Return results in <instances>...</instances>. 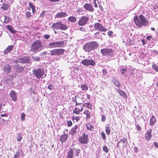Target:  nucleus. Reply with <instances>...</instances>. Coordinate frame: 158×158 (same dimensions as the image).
Returning a JSON list of instances; mask_svg holds the SVG:
<instances>
[{
    "mask_svg": "<svg viewBox=\"0 0 158 158\" xmlns=\"http://www.w3.org/2000/svg\"><path fill=\"white\" fill-rule=\"evenodd\" d=\"M3 69L5 73H8L11 70V67L8 64H6L4 66Z\"/></svg>",
    "mask_w": 158,
    "mask_h": 158,
    "instance_id": "22",
    "label": "nucleus"
},
{
    "mask_svg": "<svg viewBox=\"0 0 158 158\" xmlns=\"http://www.w3.org/2000/svg\"><path fill=\"white\" fill-rule=\"evenodd\" d=\"M13 47L14 46L12 45L8 46L4 51V54L5 55L10 52L12 50Z\"/></svg>",
    "mask_w": 158,
    "mask_h": 158,
    "instance_id": "19",
    "label": "nucleus"
},
{
    "mask_svg": "<svg viewBox=\"0 0 158 158\" xmlns=\"http://www.w3.org/2000/svg\"><path fill=\"white\" fill-rule=\"evenodd\" d=\"M113 34V32L112 31H109L108 32V35L110 37H111Z\"/></svg>",
    "mask_w": 158,
    "mask_h": 158,
    "instance_id": "54",
    "label": "nucleus"
},
{
    "mask_svg": "<svg viewBox=\"0 0 158 158\" xmlns=\"http://www.w3.org/2000/svg\"><path fill=\"white\" fill-rule=\"evenodd\" d=\"M117 91L122 97H123L124 98H126L127 95L123 91L121 90L120 89H118Z\"/></svg>",
    "mask_w": 158,
    "mask_h": 158,
    "instance_id": "28",
    "label": "nucleus"
},
{
    "mask_svg": "<svg viewBox=\"0 0 158 158\" xmlns=\"http://www.w3.org/2000/svg\"><path fill=\"white\" fill-rule=\"evenodd\" d=\"M68 14L66 12H60L57 13L55 17L57 18H64Z\"/></svg>",
    "mask_w": 158,
    "mask_h": 158,
    "instance_id": "17",
    "label": "nucleus"
},
{
    "mask_svg": "<svg viewBox=\"0 0 158 158\" xmlns=\"http://www.w3.org/2000/svg\"><path fill=\"white\" fill-rule=\"evenodd\" d=\"M134 19L135 24L139 27L148 26L149 24V21L147 19L142 15H139V18L137 16H135Z\"/></svg>",
    "mask_w": 158,
    "mask_h": 158,
    "instance_id": "1",
    "label": "nucleus"
},
{
    "mask_svg": "<svg viewBox=\"0 0 158 158\" xmlns=\"http://www.w3.org/2000/svg\"><path fill=\"white\" fill-rule=\"evenodd\" d=\"M100 52L103 56H109L110 57L114 56L113 51L111 48L102 49H101Z\"/></svg>",
    "mask_w": 158,
    "mask_h": 158,
    "instance_id": "7",
    "label": "nucleus"
},
{
    "mask_svg": "<svg viewBox=\"0 0 158 158\" xmlns=\"http://www.w3.org/2000/svg\"><path fill=\"white\" fill-rule=\"evenodd\" d=\"M8 7L9 5L7 4L3 3L1 8L4 10H6L8 9Z\"/></svg>",
    "mask_w": 158,
    "mask_h": 158,
    "instance_id": "33",
    "label": "nucleus"
},
{
    "mask_svg": "<svg viewBox=\"0 0 158 158\" xmlns=\"http://www.w3.org/2000/svg\"><path fill=\"white\" fill-rule=\"evenodd\" d=\"M96 0H94L93 1V2L94 3V6L95 7H98V5L96 3Z\"/></svg>",
    "mask_w": 158,
    "mask_h": 158,
    "instance_id": "58",
    "label": "nucleus"
},
{
    "mask_svg": "<svg viewBox=\"0 0 158 158\" xmlns=\"http://www.w3.org/2000/svg\"><path fill=\"white\" fill-rule=\"evenodd\" d=\"M68 20L71 22L74 23L76 21L77 19L73 16H70L68 18Z\"/></svg>",
    "mask_w": 158,
    "mask_h": 158,
    "instance_id": "31",
    "label": "nucleus"
},
{
    "mask_svg": "<svg viewBox=\"0 0 158 158\" xmlns=\"http://www.w3.org/2000/svg\"><path fill=\"white\" fill-rule=\"evenodd\" d=\"M78 126L77 125H75L74 127H73L70 131L69 132V133L72 135H75L76 134L77 130V129Z\"/></svg>",
    "mask_w": 158,
    "mask_h": 158,
    "instance_id": "21",
    "label": "nucleus"
},
{
    "mask_svg": "<svg viewBox=\"0 0 158 158\" xmlns=\"http://www.w3.org/2000/svg\"><path fill=\"white\" fill-rule=\"evenodd\" d=\"M102 76L103 77L106 76L107 74L108 73L107 70L105 69H104L102 70Z\"/></svg>",
    "mask_w": 158,
    "mask_h": 158,
    "instance_id": "41",
    "label": "nucleus"
},
{
    "mask_svg": "<svg viewBox=\"0 0 158 158\" xmlns=\"http://www.w3.org/2000/svg\"><path fill=\"white\" fill-rule=\"evenodd\" d=\"M81 88H82V90H87L88 89V87L85 84H81Z\"/></svg>",
    "mask_w": 158,
    "mask_h": 158,
    "instance_id": "36",
    "label": "nucleus"
},
{
    "mask_svg": "<svg viewBox=\"0 0 158 158\" xmlns=\"http://www.w3.org/2000/svg\"><path fill=\"white\" fill-rule=\"evenodd\" d=\"M29 6L31 8L32 11L34 13L35 11V7L31 2H30L28 4Z\"/></svg>",
    "mask_w": 158,
    "mask_h": 158,
    "instance_id": "35",
    "label": "nucleus"
},
{
    "mask_svg": "<svg viewBox=\"0 0 158 158\" xmlns=\"http://www.w3.org/2000/svg\"><path fill=\"white\" fill-rule=\"evenodd\" d=\"M65 50L63 48H55L50 51V55L59 56L62 55L64 53Z\"/></svg>",
    "mask_w": 158,
    "mask_h": 158,
    "instance_id": "8",
    "label": "nucleus"
},
{
    "mask_svg": "<svg viewBox=\"0 0 158 158\" xmlns=\"http://www.w3.org/2000/svg\"><path fill=\"white\" fill-rule=\"evenodd\" d=\"M89 18L85 16H82L78 22V24L80 26H84L85 25L89 20Z\"/></svg>",
    "mask_w": 158,
    "mask_h": 158,
    "instance_id": "12",
    "label": "nucleus"
},
{
    "mask_svg": "<svg viewBox=\"0 0 158 158\" xmlns=\"http://www.w3.org/2000/svg\"><path fill=\"white\" fill-rule=\"evenodd\" d=\"M88 135L85 133H83L82 135H81L78 138V141L81 144H85L88 142Z\"/></svg>",
    "mask_w": 158,
    "mask_h": 158,
    "instance_id": "10",
    "label": "nucleus"
},
{
    "mask_svg": "<svg viewBox=\"0 0 158 158\" xmlns=\"http://www.w3.org/2000/svg\"><path fill=\"white\" fill-rule=\"evenodd\" d=\"M152 129H149L145 134V138L147 140H150L152 137Z\"/></svg>",
    "mask_w": 158,
    "mask_h": 158,
    "instance_id": "15",
    "label": "nucleus"
},
{
    "mask_svg": "<svg viewBox=\"0 0 158 158\" xmlns=\"http://www.w3.org/2000/svg\"><path fill=\"white\" fill-rule=\"evenodd\" d=\"M105 131L107 135H109L110 133L111 129L110 125H106L105 126Z\"/></svg>",
    "mask_w": 158,
    "mask_h": 158,
    "instance_id": "25",
    "label": "nucleus"
},
{
    "mask_svg": "<svg viewBox=\"0 0 158 158\" xmlns=\"http://www.w3.org/2000/svg\"><path fill=\"white\" fill-rule=\"evenodd\" d=\"M156 119L154 115H152L150 119L149 124L152 126H153L156 123Z\"/></svg>",
    "mask_w": 158,
    "mask_h": 158,
    "instance_id": "23",
    "label": "nucleus"
},
{
    "mask_svg": "<svg viewBox=\"0 0 158 158\" xmlns=\"http://www.w3.org/2000/svg\"><path fill=\"white\" fill-rule=\"evenodd\" d=\"M25 114L24 113H23L21 114L20 118L22 121H23L25 120Z\"/></svg>",
    "mask_w": 158,
    "mask_h": 158,
    "instance_id": "45",
    "label": "nucleus"
},
{
    "mask_svg": "<svg viewBox=\"0 0 158 158\" xmlns=\"http://www.w3.org/2000/svg\"><path fill=\"white\" fill-rule=\"evenodd\" d=\"M113 82L116 86L118 87H119L121 85L119 81L116 78L113 79Z\"/></svg>",
    "mask_w": 158,
    "mask_h": 158,
    "instance_id": "26",
    "label": "nucleus"
},
{
    "mask_svg": "<svg viewBox=\"0 0 158 158\" xmlns=\"http://www.w3.org/2000/svg\"><path fill=\"white\" fill-rule=\"evenodd\" d=\"M67 124L68 127H71L73 124L72 122L70 121H68L67 122Z\"/></svg>",
    "mask_w": 158,
    "mask_h": 158,
    "instance_id": "51",
    "label": "nucleus"
},
{
    "mask_svg": "<svg viewBox=\"0 0 158 158\" xmlns=\"http://www.w3.org/2000/svg\"><path fill=\"white\" fill-rule=\"evenodd\" d=\"M43 37L45 39H48L50 37V35L48 34H45L43 36Z\"/></svg>",
    "mask_w": 158,
    "mask_h": 158,
    "instance_id": "48",
    "label": "nucleus"
},
{
    "mask_svg": "<svg viewBox=\"0 0 158 158\" xmlns=\"http://www.w3.org/2000/svg\"><path fill=\"white\" fill-rule=\"evenodd\" d=\"M106 119V116L104 115H102V116L101 121L102 122H104L105 121Z\"/></svg>",
    "mask_w": 158,
    "mask_h": 158,
    "instance_id": "55",
    "label": "nucleus"
},
{
    "mask_svg": "<svg viewBox=\"0 0 158 158\" xmlns=\"http://www.w3.org/2000/svg\"><path fill=\"white\" fill-rule=\"evenodd\" d=\"M45 11H43L40 14V16L41 17H43L44 16V15L45 14Z\"/></svg>",
    "mask_w": 158,
    "mask_h": 158,
    "instance_id": "59",
    "label": "nucleus"
},
{
    "mask_svg": "<svg viewBox=\"0 0 158 158\" xmlns=\"http://www.w3.org/2000/svg\"><path fill=\"white\" fill-rule=\"evenodd\" d=\"M80 30L82 31H84V32L85 31V29L84 27H81L80 28Z\"/></svg>",
    "mask_w": 158,
    "mask_h": 158,
    "instance_id": "60",
    "label": "nucleus"
},
{
    "mask_svg": "<svg viewBox=\"0 0 158 158\" xmlns=\"http://www.w3.org/2000/svg\"><path fill=\"white\" fill-rule=\"evenodd\" d=\"M10 96L12 101L16 102L18 100V97L16 93L14 90H11L10 93Z\"/></svg>",
    "mask_w": 158,
    "mask_h": 158,
    "instance_id": "14",
    "label": "nucleus"
},
{
    "mask_svg": "<svg viewBox=\"0 0 158 158\" xmlns=\"http://www.w3.org/2000/svg\"><path fill=\"white\" fill-rule=\"evenodd\" d=\"M152 67L155 70L158 72V65L156 64H153L152 65Z\"/></svg>",
    "mask_w": 158,
    "mask_h": 158,
    "instance_id": "40",
    "label": "nucleus"
},
{
    "mask_svg": "<svg viewBox=\"0 0 158 158\" xmlns=\"http://www.w3.org/2000/svg\"><path fill=\"white\" fill-rule=\"evenodd\" d=\"M103 150L107 153L109 152V149L106 146H104L103 147Z\"/></svg>",
    "mask_w": 158,
    "mask_h": 158,
    "instance_id": "44",
    "label": "nucleus"
},
{
    "mask_svg": "<svg viewBox=\"0 0 158 158\" xmlns=\"http://www.w3.org/2000/svg\"><path fill=\"white\" fill-rule=\"evenodd\" d=\"M86 107L89 109L92 107V105L89 102L86 103Z\"/></svg>",
    "mask_w": 158,
    "mask_h": 158,
    "instance_id": "49",
    "label": "nucleus"
},
{
    "mask_svg": "<svg viewBox=\"0 0 158 158\" xmlns=\"http://www.w3.org/2000/svg\"><path fill=\"white\" fill-rule=\"evenodd\" d=\"M83 110V108L81 107V109L78 108L76 107L73 111V112L77 114H79V112Z\"/></svg>",
    "mask_w": 158,
    "mask_h": 158,
    "instance_id": "27",
    "label": "nucleus"
},
{
    "mask_svg": "<svg viewBox=\"0 0 158 158\" xmlns=\"http://www.w3.org/2000/svg\"><path fill=\"white\" fill-rule=\"evenodd\" d=\"M32 59L33 61H40V58L39 56H32Z\"/></svg>",
    "mask_w": 158,
    "mask_h": 158,
    "instance_id": "39",
    "label": "nucleus"
},
{
    "mask_svg": "<svg viewBox=\"0 0 158 158\" xmlns=\"http://www.w3.org/2000/svg\"><path fill=\"white\" fill-rule=\"evenodd\" d=\"M24 155L21 149H19L14 154L13 158H20L21 156Z\"/></svg>",
    "mask_w": 158,
    "mask_h": 158,
    "instance_id": "16",
    "label": "nucleus"
},
{
    "mask_svg": "<svg viewBox=\"0 0 158 158\" xmlns=\"http://www.w3.org/2000/svg\"><path fill=\"white\" fill-rule=\"evenodd\" d=\"M65 43L63 41H57L51 42L48 44V48H63L64 47Z\"/></svg>",
    "mask_w": 158,
    "mask_h": 158,
    "instance_id": "6",
    "label": "nucleus"
},
{
    "mask_svg": "<svg viewBox=\"0 0 158 158\" xmlns=\"http://www.w3.org/2000/svg\"><path fill=\"white\" fill-rule=\"evenodd\" d=\"M31 13L29 11H27L26 12V17L27 19L31 17Z\"/></svg>",
    "mask_w": 158,
    "mask_h": 158,
    "instance_id": "42",
    "label": "nucleus"
},
{
    "mask_svg": "<svg viewBox=\"0 0 158 158\" xmlns=\"http://www.w3.org/2000/svg\"><path fill=\"white\" fill-rule=\"evenodd\" d=\"M84 114L86 115V118L87 119H89L90 118L89 112L88 110H85L83 112Z\"/></svg>",
    "mask_w": 158,
    "mask_h": 158,
    "instance_id": "32",
    "label": "nucleus"
},
{
    "mask_svg": "<svg viewBox=\"0 0 158 158\" xmlns=\"http://www.w3.org/2000/svg\"><path fill=\"white\" fill-rule=\"evenodd\" d=\"M136 127L137 129V130L138 131H140L141 130V127L139 126V125H136Z\"/></svg>",
    "mask_w": 158,
    "mask_h": 158,
    "instance_id": "61",
    "label": "nucleus"
},
{
    "mask_svg": "<svg viewBox=\"0 0 158 158\" xmlns=\"http://www.w3.org/2000/svg\"><path fill=\"white\" fill-rule=\"evenodd\" d=\"M32 73L37 79L43 78L45 77L46 75L44 74V71L43 68H39L34 69Z\"/></svg>",
    "mask_w": 158,
    "mask_h": 158,
    "instance_id": "5",
    "label": "nucleus"
},
{
    "mask_svg": "<svg viewBox=\"0 0 158 158\" xmlns=\"http://www.w3.org/2000/svg\"><path fill=\"white\" fill-rule=\"evenodd\" d=\"M77 99L79 100H80L81 101V102H77L76 103L75 105L76 106H78V105L81 104L82 103V102H83V101L82 100V99L80 98L79 97H77Z\"/></svg>",
    "mask_w": 158,
    "mask_h": 158,
    "instance_id": "46",
    "label": "nucleus"
},
{
    "mask_svg": "<svg viewBox=\"0 0 158 158\" xmlns=\"http://www.w3.org/2000/svg\"><path fill=\"white\" fill-rule=\"evenodd\" d=\"M78 97L77 96H75V98H73L72 100V101L73 102H77V97Z\"/></svg>",
    "mask_w": 158,
    "mask_h": 158,
    "instance_id": "57",
    "label": "nucleus"
},
{
    "mask_svg": "<svg viewBox=\"0 0 158 158\" xmlns=\"http://www.w3.org/2000/svg\"><path fill=\"white\" fill-rule=\"evenodd\" d=\"M86 127L88 130L91 131H92L94 128V126L89 123H88L86 124Z\"/></svg>",
    "mask_w": 158,
    "mask_h": 158,
    "instance_id": "30",
    "label": "nucleus"
},
{
    "mask_svg": "<svg viewBox=\"0 0 158 158\" xmlns=\"http://www.w3.org/2000/svg\"><path fill=\"white\" fill-rule=\"evenodd\" d=\"M54 87V86L51 84L49 85L48 87V88L50 90H52L53 89Z\"/></svg>",
    "mask_w": 158,
    "mask_h": 158,
    "instance_id": "50",
    "label": "nucleus"
},
{
    "mask_svg": "<svg viewBox=\"0 0 158 158\" xmlns=\"http://www.w3.org/2000/svg\"><path fill=\"white\" fill-rule=\"evenodd\" d=\"M80 118L79 116H73L72 117V119L73 121H76L77 122L80 119Z\"/></svg>",
    "mask_w": 158,
    "mask_h": 158,
    "instance_id": "43",
    "label": "nucleus"
},
{
    "mask_svg": "<svg viewBox=\"0 0 158 158\" xmlns=\"http://www.w3.org/2000/svg\"><path fill=\"white\" fill-rule=\"evenodd\" d=\"M9 31L12 33H14L15 32V30L13 29V28L10 25H8L7 27Z\"/></svg>",
    "mask_w": 158,
    "mask_h": 158,
    "instance_id": "38",
    "label": "nucleus"
},
{
    "mask_svg": "<svg viewBox=\"0 0 158 158\" xmlns=\"http://www.w3.org/2000/svg\"><path fill=\"white\" fill-rule=\"evenodd\" d=\"M152 54L156 55L158 54V52L156 50H154L152 51Z\"/></svg>",
    "mask_w": 158,
    "mask_h": 158,
    "instance_id": "53",
    "label": "nucleus"
},
{
    "mask_svg": "<svg viewBox=\"0 0 158 158\" xmlns=\"http://www.w3.org/2000/svg\"><path fill=\"white\" fill-rule=\"evenodd\" d=\"M84 8L86 10L91 12L94 11V9L93 5L89 3H86L84 5Z\"/></svg>",
    "mask_w": 158,
    "mask_h": 158,
    "instance_id": "13",
    "label": "nucleus"
},
{
    "mask_svg": "<svg viewBox=\"0 0 158 158\" xmlns=\"http://www.w3.org/2000/svg\"><path fill=\"white\" fill-rule=\"evenodd\" d=\"M75 156H79V154L81 152V150L79 149H75Z\"/></svg>",
    "mask_w": 158,
    "mask_h": 158,
    "instance_id": "37",
    "label": "nucleus"
},
{
    "mask_svg": "<svg viewBox=\"0 0 158 158\" xmlns=\"http://www.w3.org/2000/svg\"><path fill=\"white\" fill-rule=\"evenodd\" d=\"M98 46V44L96 42L91 41L89 42L84 44L83 48L85 52H90L96 49Z\"/></svg>",
    "mask_w": 158,
    "mask_h": 158,
    "instance_id": "3",
    "label": "nucleus"
},
{
    "mask_svg": "<svg viewBox=\"0 0 158 158\" xmlns=\"http://www.w3.org/2000/svg\"><path fill=\"white\" fill-rule=\"evenodd\" d=\"M64 21L67 22L66 20L63 19V20H61V21H60L56 23H54L52 25V27L53 28V29L55 28L57 30L60 29L61 30H66L69 27Z\"/></svg>",
    "mask_w": 158,
    "mask_h": 158,
    "instance_id": "4",
    "label": "nucleus"
},
{
    "mask_svg": "<svg viewBox=\"0 0 158 158\" xmlns=\"http://www.w3.org/2000/svg\"><path fill=\"white\" fill-rule=\"evenodd\" d=\"M154 144L156 148H158V143H157L155 142L154 143Z\"/></svg>",
    "mask_w": 158,
    "mask_h": 158,
    "instance_id": "63",
    "label": "nucleus"
},
{
    "mask_svg": "<svg viewBox=\"0 0 158 158\" xmlns=\"http://www.w3.org/2000/svg\"><path fill=\"white\" fill-rule=\"evenodd\" d=\"M73 153V149L71 148L67 153V158H73L74 156Z\"/></svg>",
    "mask_w": 158,
    "mask_h": 158,
    "instance_id": "24",
    "label": "nucleus"
},
{
    "mask_svg": "<svg viewBox=\"0 0 158 158\" xmlns=\"http://www.w3.org/2000/svg\"><path fill=\"white\" fill-rule=\"evenodd\" d=\"M127 70L126 69H120L121 73L122 74H123L125 73V72L127 71Z\"/></svg>",
    "mask_w": 158,
    "mask_h": 158,
    "instance_id": "52",
    "label": "nucleus"
},
{
    "mask_svg": "<svg viewBox=\"0 0 158 158\" xmlns=\"http://www.w3.org/2000/svg\"><path fill=\"white\" fill-rule=\"evenodd\" d=\"M68 135L64 134L61 135L60 138V141L61 143L65 142L68 138Z\"/></svg>",
    "mask_w": 158,
    "mask_h": 158,
    "instance_id": "20",
    "label": "nucleus"
},
{
    "mask_svg": "<svg viewBox=\"0 0 158 158\" xmlns=\"http://www.w3.org/2000/svg\"><path fill=\"white\" fill-rule=\"evenodd\" d=\"M44 47L42 46V43L40 40L35 41L31 46L30 52L34 53H37L44 49Z\"/></svg>",
    "mask_w": 158,
    "mask_h": 158,
    "instance_id": "2",
    "label": "nucleus"
},
{
    "mask_svg": "<svg viewBox=\"0 0 158 158\" xmlns=\"http://www.w3.org/2000/svg\"><path fill=\"white\" fill-rule=\"evenodd\" d=\"M68 132V129H65L63 131V133L64 134H65L67 133Z\"/></svg>",
    "mask_w": 158,
    "mask_h": 158,
    "instance_id": "64",
    "label": "nucleus"
},
{
    "mask_svg": "<svg viewBox=\"0 0 158 158\" xmlns=\"http://www.w3.org/2000/svg\"><path fill=\"white\" fill-rule=\"evenodd\" d=\"M120 143H122L123 145V146L124 147V146H126V144L127 143V140L123 138L122 139L120 140Z\"/></svg>",
    "mask_w": 158,
    "mask_h": 158,
    "instance_id": "34",
    "label": "nucleus"
},
{
    "mask_svg": "<svg viewBox=\"0 0 158 158\" xmlns=\"http://www.w3.org/2000/svg\"><path fill=\"white\" fill-rule=\"evenodd\" d=\"M102 137L103 140H105L106 139V135L104 132H102L101 133Z\"/></svg>",
    "mask_w": 158,
    "mask_h": 158,
    "instance_id": "47",
    "label": "nucleus"
},
{
    "mask_svg": "<svg viewBox=\"0 0 158 158\" xmlns=\"http://www.w3.org/2000/svg\"><path fill=\"white\" fill-rule=\"evenodd\" d=\"M47 54V52L46 51L40 54V56L45 55Z\"/></svg>",
    "mask_w": 158,
    "mask_h": 158,
    "instance_id": "62",
    "label": "nucleus"
},
{
    "mask_svg": "<svg viewBox=\"0 0 158 158\" xmlns=\"http://www.w3.org/2000/svg\"><path fill=\"white\" fill-rule=\"evenodd\" d=\"M22 139V137L21 136H18V137L17 138V141H21V140Z\"/></svg>",
    "mask_w": 158,
    "mask_h": 158,
    "instance_id": "56",
    "label": "nucleus"
},
{
    "mask_svg": "<svg viewBox=\"0 0 158 158\" xmlns=\"http://www.w3.org/2000/svg\"><path fill=\"white\" fill-rule=\"evenodd\" d=\"M81 64L84 65L86 66H94L95 64V61L92 59L88 58L82 60Z\"/></svg>",
    "mask_w": 158,
    "mask_h": 158,
    "instance_id": "9",
    "label": "nucleus"
},
{
    "mask_svg": "<svg viewBox=\"0 0 158 158\" xmlns=\"http://www.w3.org/2000/svg\"><path fill=\"white\" fill-rule=\"evenodd\" d=\"M2 19H4V22L6 23H8L10 20L9 17L8 16L4 15L3 16L1 17Z\"/></svg>",
    "mask_w": 158,
    "mask_h": 158,
    "instance_id": "29",
    "label": "nucleus"
},
{
    "mask_svg": "<svg viewBox=\"0 0 158 158\" xmlns=\"http://www.w3.org/2000/svg\"><path fill=\"white\" fill-rule=\"evenodd\" d=\"M19 61L22 63H29L30 62V59L27 57L24 56L19 60Z\"/></svg>",
    "mask_w": 158,
    "mask_h": 158,
    "instance_id": "18",
    "label": "nucleus"
},
{
    "mask_svg": "<svg viewBox=\"0 0 158 158\" xmlns=\"http://www.w3.org/2000/svg\"><path fill=\"white\" fill-rule=\"evenodd\" d=\"M93 26L96 30H98L101 32H105L107 29L101 24L99 23H95L93 25Z\"/></svg>",
    "mask_w": 158,
    "mask_h": 158,
    "instance_id": "11",
    "label": "nucleus"
}]
</instances>
